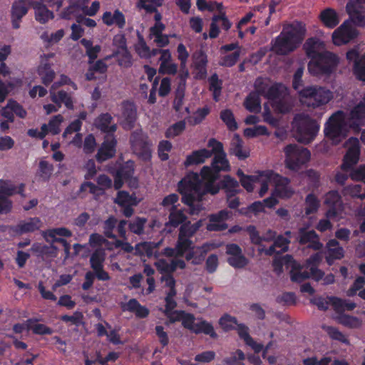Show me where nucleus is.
Here are the masks:
<instances>
[{"label": "nucleus", "mask_w": 365, "mask_h": 365, "mask_svg": "<svg viewBox=\"0 0 365 365\" xmlns=\"http://www.w3.org/2000/svg\"><path fill=\"white\" fill-rule=\"evenodd\" d=\"M207 146L212 148V154H215L212 162L214 170L208 166H204L200 175L192 173L180 182L178 189L182 195V201L190 207V215H197L201 210L199 205H194L195 201H200L205 193L210 192L215 195L218 192L219 187L214 185V182L218 178V173L228 171L230 168L223 150V145L220 142L211 138L208 141Z\"/></svg>", "instance_id": "f257e3e1"}, {"label": "nucleus", "mask_w": 365, "mask_h": 365, "mask_svg": "<svg viewBox=\"0 0 365 365\" xmlns=\"http://www.w3.org/2000/svg\"><path fill=\"white\" fill-rule=\"evenodd\" d=\"M306 31L305 25L301 22L284 26L280 34L272 43L271 51L281 56L289 54L300 46Z\"/></svg>", "instance_id": "f03ea898"}, {"label": "nucleus", "mask_w": 365, "mask_h": 365, "mask_svg": "<svg viewBox=\"0 0 365 365\" xmlns=\"http://www.w3.org/2000/svg\"><path fill=\"white\" fill-rule=\"evenodd\" d=\"M300 102L312 108H317L325 105L332 98L331 92L324 87L310 86L298 91Z\"/></svg>", "instance_id": "7ed1b4c3"}, {"label": "nucleus", "mask_w": 365, "mask_h": 365, "mask_svg": "<svg viewBox=\"0 0 365 365\" xmlns=\"http://www.w3.org/2000/svg\"><path fill=\"white\" fill-rule=\"evenodd\" d=\"M293 128L297 141L307 144L316 137L319 130V125L316 120L309 116L299 114L294 119Z\"/></svg>", "instance_id": "20e7f679"}, {"label": "nucleus", "mask_w": 365, "mask_h": 365, "mask_svg": "<svg viewBox=\"0 0 365 365\" xmlns=\"http://www.w3.org/2000/svg\"><path fill=\"white\" fill-rule=\"evenodd\" d=\"M284 153V163L286 167L297 171L310 159V152L306 148L297 144H289L283 148Z\"/></svg>", "instance_id": "39448f33"}, {"label": "nucleus", "mask_w": 365, "mask_h": 365, "mask_svg": "<svg viewBox=\"0 0 365 365\" xmlns=\"http://www.w3.org/2000/svg\"><path fill=\"white\" fill-rule=\"evenodd\" d=\"M347 152L344 157V163L341 165V171L336 173V181L344 185L349 175L347 172L351 168L357 163L359 156V143L357 138H351L346 143Z\"/></svg>", "instance_id": "423d86ee"}, {"label": "nucleus", "mask_w": 365, "mask_h": 365, "mask_svg": "<svg viewBox=\"0 0 365 365\" xmlns=\"http://www.w3.org/2000/svg\"><path fill=\"white\" fill-rule=\"evenodd\" d=\"M348 131L347 124L345 122L344 112L337 111L329 119L325 129L326 136L330 139L334 144H337L346 136Z\"/></svg>", "instance_id": "0eeeda50"}, {"label": "nucleus", "mask_w": 365, "mask_h": 365, "mask_svg": "<svg viewBox=\"0 0 365 365\" xmlns=\"http://www.w3.org/2000/svg\"><path fill=\"white\" fill-rule=\"evenodd\" d=\"M339 63V58L336 55L325 51L321 53L314 60H311L308 69L309 72L314 75L329 74L334 71Z\"/></svg>", "instance_id": "6e6552de"}, {"label": "nucleus", "mask_w": 365, "mask_h": 365, "mask_svg": "<svg viewBox=\"0 0 365 365\" xmlns=\"http://www.w3.org/2000/svg\"><path fill=\"white\" fill-rule=\"evenodd\" d=\"M266 179H269V182L273 184L274 190L272 196H278L281 198H289L294 193V190L290 185L289 178L279 175L272 170H265Z\"/></svg>", "instance_id": "1a4fd4ad"}, {"label": "nucleus", "mask_w": 365, "mask_h": 365, "mask_svg": "<svg viewBox=\"0 0 365 365\" xmlns=\"http://www.w3.org/2000/svg\"><path fill=\"white\" fill-rule=\"evenodd\" d=\"M106 259V252L103 249L96 250L90 257L91 267L93 270L96 277L99 280L108 281L110 276L107 272L103 269V262Z\"/></svg>", "instance_id": "9d476101"}, {"label": "nucleus", "mask_w": 365, "mask_h": 365, "mask_svg": "<svg viewBox=\"0 0 365 365\" xmlns=\"http://www.w3.org/2000/svg\"><path fill=\"white\" fill-rule=\"evenodd\" d=\"M357 35L356 30L348 22H344L332 34L333 43L336 46H341L349 43Z\"/></svg>", "instance_id": "9b49d317"}, {"label": "nucleus", "mask_w": 365, "mask_h": 365, "mask_svg": "<svg viewBox=\"0 0 365 365\" xmlns=\"http://www.w3.org/2000/svg\"><path fill=\"white\" fill-rule=\"evenodd\" d=\"M130 142L133 152L140 157L148 159L150 156V148L147 137L140 132L132 134Z\"/></svg>", "instance_id": "f8f14e48"}, {"label": "nucleus", "mask_w": 365, "mask_h": 365, "mask_svg": "<svg viewBox=\"0 0 365 365\" xmlns=\"http://www.w3.org/2000/svg\"><path fill=\"white\" fill-rule=\"evenodd\" d=\"M226 254L229 255L228 263L235 268L241 269L248 264V259L243 255L242 249L236 244L227 245Z\"/></svg>", "instance_id": "ddd939ff"}, {"label": "nucleus", "mask_w": 365, "mask_h": 365, "mask_svg": "<svg viewBox=\"0 0 365 365\" xmlns=\"http://www.w3.org/2000/svg\"><path fill=\"white\" fill-rule=\"evenodd\" d=\"M349 126L358 130L365 123V95L351 109L349 117Z\"/></svg>", "instance_id": "4468645a"}, {"label": "nucleus", "mask_w": 365, "mask_h": 365, "mask_svg": "<svg viewBox=\"0 0 365 365\" xmlns=\"http://www.w3.org/2000/svg\"><path fill=\"white\" fill-rule=\"evenodd\" d=\"M232 217V212L222 210L217 213L212 214L209 217V223L207 230L209 231H222L227 228L225 221Z\"/></svg>", "instance_id": "2eb2a0df"}, {"label": "nucleus", "mask_w": 365, "mask_h": 365, "mask_svg": "<svg viewBox=\"0 0 365 365\" xmlns=\"http://www.w3.org/2000/svg\"><path fill=\"white\" fill-rule=\"evenodd\" d=\"M42 222L38 217H30L20 221L16 225L11 227V230L15 234L21 235L23 234L34 232L41 229Z\"/></svg>", "instance_id": "dca6fc26"}, {"label": "nucleus", "mask_w": 365, "mask_h": 365, "mask_svg": "<svg viewBox=\"0 0 365 365\" xmlns=\"http://www.w3.org/2000/svg\"><path fill=\"white\" fill-rule=\"evenodd\" d=\"M116 141L112 135H107L96 154V159L102 163L115 155Z\"/></svg>", "instance_id": "f3484780"}, {"label": "nucleus", "mask_w": 365, "mask_h": 365, "mask_svg": "<svg viewBox=\"0 0 365 365\" xmlns=\"http://www.w3.org/2000/svg\"><path fill=\"white\" fill-rule=\"evenodd\" d=\"M161 282L164 283V287L168 288L166 292L165 302L167 303V310L173 309L176 307V302L174 297L177 292L175 289V280L171 274H165L161 277Z\"/></svg>", "instance_id": "a211bd4d"}, {"label": "nucleus", "mask_w": 365, "mask_h": 365, "mask_svg": "<svg viewBox=\"0 0 365 365\" xmlns=\"http://www.w3.org/2000/svg\"><path fill=\"white\" fill-rule=\"evenodd\" d=\"M299 242L302 245L309 244V247L314 250H319L323 246L315 231L303 227L299 229Z\"/></svg>", "instance_id": "6ab92c4d"}, {"label": "nucleus", "mask_w": 365, "mask_h": 365, "mask_svg": "<svg viewBox=\"0 0 365 365\" xmlns=\"http://www.w3.org/2000/svg\"><path fill=\"white\" fill-rule=\"evenodd\" d=\"M121 117L125 128L131 129L137 119V110L135 105L129 101H124L121 104Z\"/></svg>", "instance_id": "aec40b11"}, {"label": "nucleus", "mask_w": 365, "mask_h": 365, "mask_svg": "<svg viewBox=\"0 0 365 365\" xmlns=\"http://www.w3.org/2000/svg\"><path fill=\"white\" fill-rule=\"evenodd\" d=\"M221 25L222 28L226 31L229 30L232 24L225 16V13L215 15L212 18L209 36L211 38H216L220 33L219 26Z\"/></svg>", "instance_id": "412c9836"}, {"label": "nucleus", "mask_w": 365, "mask_h": 365, "mask_svg": "<svg viewBox=\"0 0 365 365\" xmlns=\"http://www.w3.org/2000/svg\"><path fill=\"white\" fill-rule=\"evenodd\" d=\"M29 2L26 0H19L14 3L11 10L12 24L14 28H19V21L26 14L29 9Z\"/></svg>", "instance_id": "4be33fe9"}, {"label": "nucleus", "mask_w": 365, "mask_h": 365, "mask_svg": "<svg viewBox=\"0 0 365 365\" xmlns=\"http://www.w3.org/2000/svg\"><path fill=\"white\" fill-rule=\"evenodd\" d=\"M304 48L307 55L312 58V60H314L321 53L325 52L324 43L319 39L314 38H311L307 40L304 44Z\"/></svg>", "instance_id": "5701e85b"}, {"label": "nucleus", "mask_w": 365, "mask_h": 365, "mask_svg": "<svg viewBox=\"0 0 365 365\" xmlns=\"http://www.w3.org/2000/svg\"><path fill=\"white\" fill-rule=\"evenodd\" d=\"M31 6L34 10L36 20L39 23L45 24L53 19V13L43 3L34 1L31 4Z\"/></svg>", "instance_id": "b1692460"}, {"label": "nucleus", "mask_w": 365, "mask_h": 365, "mask_svg": "<svg viewBox=\"0 0 365 365\" xmlns=\"http://www.w3.org/2000/svg\"><path fill=\"white\" fill-rule=\"evenodd\" d=\"M210 250V246L205 244L189 250L185 256L187 261H191L193 264H200L205 259L207 253Z\"/></svg>", "instance_id": "393cba45"}, {"label": "nucleus", "mask_w": 365, "mask_h": 365, "mask_svg": "<svg viewBox=\"0 0 365 365\" xmlns=\"http://www.w3.org/2000/svg\"><path fill=\"white\" fill-rule=\"evenodd\" d=\"M160 242L155 243L152 242H144L139 243L135 247V255H146L148 257H158V247L160 245Z\"/></svg>", "instance_id": "a878e982"}, {"label": "nucleus", "mask_w": 365, "mask_h": 365, "mask_svg": "<svg viewBox=\"0 0 365 365\" xmlns=\"http://www.w3.org/2000/svg\"><path fill=\"white\" fill-rule=\"evenodd\" d=\"M322 260V257L319 253L314 254L311 256L306 261L305 267L309 269L311 275L313 279L318 282L322 279L324 272L317 268V265Z\"/></svg>", "instance_id": "bb28decb"}, {"label": "nucleus", "mask_w": 365, "mask_h": 365, "mask_svg": "<svg viewBox=\"0 0 365 365\" xmlns=\"http://www.w3.org/2000/svg\"><path fill=\"white\" fill-rule=\"evenodd\" d=\"M212 155V150L201 149L195 150L187 157L185 162L186 166L203 163L206 159L210 158Z\"/></svg>", "instance_id": "cd10ccee"}, {"label": "nucleus", "mask_w": 365, "mask_h": 365, "mask_svg": "<svg viewBox=\"0 0 365 365\" xmlns=\"http://www.w3.org/2000/svg\"><path fill=\"white\" fill-rule=\"evenodd\" d=\"M96 126L105 133H113L116 125L113 123V118L108 113H104L98 117L95 121Z\"/></svg>", "instance_id": "c85d7f7f"}, {"label": "nucleus", "mask_w": 365, "mask_h": 365, "mask_svg": "<svg viewBox=\"0 0 365 365\" xmlns=\"http://www.w3.org/2000/svg\"><path fill=\"white\" fill-rule=\"evenodd\" d=\"M249 329L243 324H239L237 327V333L245 344L250 346L256 353H259L263 348V345L257 343L249 334Z\"/></svg>", "instance_id": "c756f323"}, {"label": "nucleus", "mask_w": 365, "mask_h": 365, "mask_svg": "<svg viewBox=\"0 0 365 365\" xmlns=\"http://www.w3.org/2000/svg\"><path fill=\"white\" fill-rule=\"evenodd\" d=\"M122 308L124 311H129L134 313L138 318H145L149 314V309L140 304L135 299H130Z\"/></svg>", "instance_id": "7c9ffc66"}, {"label": "nucleus", "mask_w": 365, "mask_h": 365, "mask_svg": "<svg viewBox=\"0 0 365 365\" xmlns=\"http://www.w3.org/2000/svg\"><path fill=\"white\" fill-rule=\"evenodd\" d=\"M187 217L185 213L184 210L182 209H174L169 212L168 221L165 223V226L177 227L180 225L185 223Z\"/></svg>", "instance_id": "2f4dec72"}, {"label": "nucleus", "mask_w": 365, "mask_h": 365, "mask_svg": "<svg viewBox=\"0 0 365 365\" xmlns=\"http://www.w3.org/2000/svg\"><path fill=\"white\" fill-rule=\"evenodd\" d=\"M102 19L106 25L116 24L119 28H123L125 24V16L119 10H115L113 14L109 11L105 12Z\"/></svg>", "instance_id": "473e14b6"}, {"label": "nucleus", "mask_w": 365, "mask_h": 365, "mask_svg": "<svg viewBox=\"0 0 365 365\" xmlns=\"http://www.w3.org/2000/svg\"><path fill=\"white\" fill-rule=\"evenodd\" d=\"M191 331L195 334L203 333L209 335L212 339L217 338V334L215 331L212 325L202 319H198L197 322H195Z\"/></svg>", "instance_id": "72a5a7b5"}, {"label": "nucleus", "mask_w": 365, "mask_h": 365, "mask_svg": "<svg viewBox=\"0 0 365 365\" xmlns=\"http://www.w3.org/2000/svg\"><path fill=\"white\" fill-rule=\"evenodd\" d=\"M319 19L322 22L329 28H334L339 23V19L335 10L327 8L319 14Z\"/></svg>", "instance_id": "f704fd0d"}, {"label": "nucleus", "mask_w": 365, "mask_h": 365, "mask_svg": "<svg viewBox=\"0 0 365 365\" xmlns=\"http://www.w3.org/2000/svg\"><path fill=\"white\" fill-rule=\"evenodd\" d=\"M346 11L350 16L351 20L357 26H363L365 25V16L353 2L349 1L346 4Z\"/></svg>", "instance_id": "c9c22d12"}, {"label": "nucleus", "mask_w": 365, "mask_h": 365, "mask_svg": "<svg viewBox=\"0 0 365 365\" xmlns=\"http://www.w3.org/2000/svg\"><path fill=\"white\" fill-rule=\"evenodd\" d=\"M51 100L58 106L59 108L61 107V104L63 103L65 106L68 109H73V100L70 94L67 92L61 90L58 92L51 91Z\"/></svg>", "instance_id": "e433bc0d"}, {"label": "nucleus", "mask_w": 365, "mask_h": 365, "mask_svg": "<svg viewBox=\"0 0 365 365\" xmlns=\"http://www.w3.org/2000/svg\"><path fill=\"white\" fill-rule=\"evenodd\" d=\"M289 274L291 280L298 283L312 277L311 272L302 271V267L294 260L292 262Z\"/></svg>", "instance_id": "4c0bfd02"}, {"label": "nucleus", "mask_w": 365, "mask_h": 365, "mask_svg": "<svg viewBox=\"0 0 365 365\" xmlns=\"http://www.w3.org/2000/svg\"><path fill=\"white\" fill-rule=\"evenodd\" d=\"M38 73L41 77L42 83L45 86L49 85L56 76V73L48 63H41L38 68Z\"/></svg>", "instance_id": "58836bf2"}, {"label": "nucleus", "mask_w": 365, "mask_h": 365, "mask_svg": "<svg viewBox=\"0 0 365 365\" xmlns=\"http://www.w3.org/2000/svg\"><path fill=\"white\" fill-rule=\"evenodd\" d=\"M231 154L236 155L239 159L243 160L249 156V153L243 150L242 140L238 135H235L232 142L230 150Z\"/></svg>", "instance_id": "ea45409f"}, {"label": "nucleus", "mask_w": 365, "mask_h": 365, "mask_svg": "<svg viewBox=\"0 0 365 365\" xmlns=\"http://www.w3.org/2000/svg\"><path fill=\"white\" fill-rule=\"evenodd\" d=\"M193 64L198 70L199 74L203 77L206 74L207 56L202 51H197L192 55Z\"/></svg>", "instance_id": "a19ab883"}, {"label": "nucleus", "mask_w": 365, "mask_h": 365, "mask_svg": "<svg viewBox=\"0 0 365 365\" xmlns=\"http://www.w3.org/2000/svg\"><path fill=\"white\" fill-rule=\"evenodd\" d=\"M265 171L259 172L256 175H249L247 178L240 179L241 185L247 192H252L254 190V185L258 181H263L266 179L264 177Z\"/></svg>", "instance_id": "79ce46f5"}, {"label": "nucleus", "mask_w": 365, "mask_h": 365, "mask_svg": "<svg viewBox=\"0 0 365 365\" xmlns=\"http://www.w3.org/2000/svg\"><path fill=\"white\" fill-rule=\"evenodd\" d=\"M112 56L118 58V65L122 67L128 68L132 65L131 55L127 48L123 50H116L113 52L112 56L106 57V59H109Z\"/></svg>", "instance_id": "37998d69"}, {"label": "nucleus", "mask_w": 365, "mask_h": 365, "mask_svg": "<svg viewBox=\"0 0 365 365\" xmlns=\"http://www.w3.org/2000/svg\"><path fill=\"white\" fill-rule=\"evenodd\" d=\"M37 319H30L26 322V329H31L36 334H51L53 331L51 328L42 324H37Z\"/></svg>", "instance_id": "c03bdc74"}, {"label": "nucleus", "mask_w": 365, "mask_h": 365, "mask_svg": "<svg viewBox=\"0 0 365 365\" xmlns=\"http://www.w3.org/2000/svg\"><path fill=\"white\" fill-rule=\"evenodd\" d=\"M339 200H340V196L336 191L329 192L325 195V198H324L325 204L331 207V208L327 211V215L328 217H332L335 216L336 212H335L334 207L337 206L338 203L339 202Z\"/></svg>", "instance_id": "a18cd8bd"}, {"label": "nucleus", "mask_w": 365, "mask_h": 365, "mask_svg": "<svg viewBox=\"0 0 365 365\" xmlns=\"http://www.w3.org/2000/svg\"><path fill=\"white\" fill-rule=\"evenodd\" d=\"M114 202L120 206L136 205L138 201L135 195H130L126 191H119Z\"/></svg>", "instance_id": "49530a36"}, {"label": "nucleus", "mask_w": 365, "mask_h": 365, "mask_svg": "<svg viewBox=\"0 0 365 365\" xmlns=\"http://www.w3.org/2000/svg\"><path fill=\"white\" fill-rule=\"evenodd\" d=\"M287 88L282 83H275L268 87L264 96L268 99H277L286 94Z\"/></svg>", "instance_id": "de8ad7c7"}, {"label": "nucleus", "mask_w": 365, "mask_h": 365, "mask_svg": "<svg viewBox=\"0 0 365 365\" xmlns=\"http://www.w3.org/2000/svg\"><path fill=\"white\" fill-rule=\"evenodd\" d=\"M278 203V200L275 197L271 196L267 199H264L263 202H255L252 203L249 210L250 212H253L255 213L259 212L264 210V206L267 207H272Z\"/></svg>", "instance_id": "09e8293b"}, {"label": "nucleus", "mask_w": 365, "mask_h": 365, "mask_svg": "<svg viewBox=\"0 0 365 365\" xmlns=\"http://www.w3.org/2000/svg\"><path fill=\"white\" fill-rule=\"evenodd\" d=\"M244 106L250 112H259L261 106L258 94L256 93H251L245 101Z\"/></svg>", "instance_id": "8fccbe9b"}, {"label": "nucleus", "mask_w": 365, "mask_h": 365, "mask_svg": "<svg viewBox=\"0 0 365 365\" xmlns=\"http://www.w3.org/2000/svg\"><path fill=\"white\" fill-rule=\"evenodd\" d=\"M192 242L189 237H186L181 234H178V238L176 244L177 255L183 256L185 252L190 249Z\"/></svg>", "instance_id": "3c124183"}, {"label": "nucleus", "mask_w": 365, "mask_h": 365, "mask_svg": "<svg viewBox=\"0 0 365 365\" xmlns=\"http://www.w3.org/2000/svg\"><path fill=\"white\" fill-rule=\"evenodd\" d=\"M138 42L135 46L136 52L142 58H148L152 57L149 47L146 45L143 36L139 32H138Z\"/></svg>", "instance_id": "603ef678"}, {"label": "nucleus", "mask_w": 365, "mask_h": 365, "mask_svg": "<svg viewBox=\"0 0 365 365\" xmlns=\"http://www.w3.org/2000/svg\"><path fill=\"white\" fill-rule=\"evenodd\" d=\"M322 329L327 333V334L334 340H338L344 344H349V341L346 336L341 332L338 329L330 326H322Z\"/></svg>", "instance_id": "864d4df0"}, {"label": "nucleus", "mask_w": 365, "mask_h": 365, "mask_svg": "<svg viewBox=\"0 0 365 365\" xmlns=\"http://www.w3.org/2000/svg\"><path fill=\"white\" fill-rule=\"evenodd\" d=\"M163 4V0H138L137 6L145 9L148 13L156 12V9Z\"/></svg>", "instance_id": "5fc2aeb1"}, {"label": "nucleus", "mask_w": 365, "mask_h": 365, "mask_svg": "<svg viewBox=\"0 0 365 365\" xmlns=\"http://www.w3.org/2000/svg\"><path fill=\"white\" fill-rule=\"evenodd\" d=\"M210 90L213 93V98L217 101L221 94L222 81L219 79L218 76L215 73L209 79Z\"/></svg>", "instance_id": "6e6d98bb"}, {"label": "nucleus", "mask_w": 365, "mask_h": 365, "mask_svg": "<svg viewBox=\"0 0 365 365\" xmlns=\"http://www.w3.org/2000/svg\"><path fill=\"white\" fill-rule=\"evenodd\" d=\"M328 254L335 259H341L344 256L343 248L336 240H331L327 244Z\"/></svg>", "instance_id": "4d7b16f0"}, {"label": "nucleus", "mask_w": 365, "mask_h": 365, "mask_svg": "<svg viewBox=\"0 0 365 365\" xmlns=\"http://www.w3.org/2000/svg\"><path fill=\"white\" fill-rule=\"evenodd\" d=\"M292 262L294 259L291 255H287L284 257H276L273 260V267L274 269L278 274L281 273L282 271V267L284 264L289 265L290 267L292 264Z\"/></svg>", "instance_id": "13d9d810"}, {"label": "nucleus", "mask_w": 365, "mask_h": 365, "mask_svg": "<svg viewBox=\"0 0 365 365\" xmlns=\"http://www.w3.org/2000/svg\"><path fill=\"white\" fill-rule=\"evenodd\" d=\"M220 118L227 125L230 130H235L237 128V125L235 120L234 115L230 110L226 109L221 111Z\"/></svg>", "instance_id": "bf43d9fd"}, {"label": "nucleus", "mask_w": 365, "mask_h": 365, "mask_svg": "<svg viewBox=\"0 0 365 365\" xmlns=\"http://www.w3.org/2000/svg\"><path fill=\"white\" fill-rule=\"evenodd\" d=\"M38 167L40 177L43 180H48L53 173V166L46 160H41Z\"/></svg>", "instance_id": "052dcab7"}, {"label": "nucleus", "mask_w": 365, "mask_h": 365, "mask_svg": "<svg viewBox=\"0 0 365 365\" xmlns=\"http://www.w3.org/2000/svg\"><path fill=\"white\" fill-rule=\"evenodd\" d=\"M319 205V202L317 197L312 194L308 195L305 201V214L308 215L315 212L318 210Z\"/></svg>", "instance_id": "680f3d73"}, {"label": "nucleus", "mask_w": 365, "mask_h": 365, "mask_svg": "<svg viewBox=\"0 0 365 365\" xmlns=\"http://www.w3.org/2000/svg\"><path fill=\"white\" fill-rule=\"evenodd\" d=\"M178 200L179 197L177 194H170L163 198L160 205L165 209L168 210L169 212H170L171 210L178 208V205L176 204L178 203Z\"/></svg>", "instance_id": "e2e57ef3"}, {"label": "nucleus", "mask_w": 365, "mask_h": 365, "mask_svg": "<svg viewBox=\"0 0 365 365\" xmlns=\"http://www.w3.org/2000/svg\"><path fill=\"white\" fill-rule=\"evenodd\" d=\"M146 222L145 218L136 217L130 222L129 229L136 235H141L143 233L144 225Z\"/></svg>", "instance_id": "0e129e2a"}, {"label": "nucleus", "mask_w": 365, "mask_h": 365, "mask_svg": "<svg viewBox=\"0 0 365 365\" xmlns=\"http://www.w3.org/2000/svg\"><path fill=\"white\" fill-rule=\"evenodd\" d=\"M223 187L227 193H237L239 187L238 182L230 175H225L222 181Z\"/></svg>", "instance_id": "69168bd1"}, {"label": "nucleus", "mask_w": 365, "mask_h": 365, "mask_svg": "<svg viewBox=\"0 0 365 365\" xmlns=\"http://www.w3.org/2000/svg\"><path fill=\"white\" fill-rule=\"evenodd\" d=\"M340 324L349 328H359L361 325V321L355 317L345 315L339 319Z\"/></svg>", "instance_id": "338daca9"}, {"label": "nucleus", "mask_w": 365, "mask_h": 365, "mask_svg": "<svg viewBox=\"0 0 365 365\" xmlns=\"http://www.w3.org/2000/svg\"><path fill=\"white\" fill-rule=\"evenodd\" d=\"M354 69L357 78L365 81V55L362 56L358 61H356Z\"/></svg>", "instance_id": "774afa93"}]
</instances>
